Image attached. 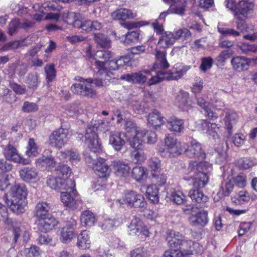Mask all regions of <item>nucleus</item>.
I'll return each mask as SVG.
<instances>
[{"instance_id":"f257e3e1","label":"nucleus","mask_w":257,"mask_h":257,"mask_svg":"<svg viewBox=\"0 0 257 257\" xmlns=\"http://www.w3.org/2000/svg\"><path fill=\"white\" fill-rule=\"evenodd\" d=\"M211 165L207 162L191 161L188 167L189 173L194 178L193 186L189 190L188 196L193 202L205 203L208 201V197L205 195L200 188L205 186L209 180L208 172Z\"/></svg>"},{"instance_id":"f03ea898","label":"nucleus","mask_w":257,"mask_h":257,"mask_svg":"<svg viewBox=\"0 0 257 257\" xmlns=\"http://www.w3.org/2000/svg\"><path fill=\"white\" fill-rule=\"evenodd\" d=\"M166 241L170 249L165 251L164 257H187L193 254L192 247L199 245L173 230L167 233Z\"/></svg>"},{"instance_id":"7ed1b4c3","label":"nucleus","mask_w":257,"mask_h":257,"mask_svg":"<svg viewBox=\"0 0 257 257\" xmlns=\"http://www.w3.org/2000/svg\"><path fill=\"white\" fill-rule=\"evenodd\" d=\"M106 79L108 80V78H105L104 76H101V78L95 79L88 78L85 80L82 77H79L78 80L80 82L73 84L71 90L75 94L82 96L92 97L95 95L96 93L91 88V84H94L96 86L100 87L103 85V81Z\"/></svg>"},{"instance_id":"20e7f679","label":"nucleus","mask_w":257,"mask_h":257,"mask_svg":"<svg viewBox=\"0 0 257 257\" xmlns=\"http://www.w3.org/2000/svg\"><path fill=\"white\" fill-rule=\"evenodd\" d=\"M93 151H85L84 155L86 162L92 166L95 173L100 177H106L108 174L109 166L105 163L103 158H98L97 153Z\"/></svg>"},{"instance_id":"39448f33","label":"nucleus","mask_w":257,"mask_h":257,"mask_svg":"<svg viewBox=\"0 0 257 257\" xmlns=\"http://www.w3.org/2000/svg\"><path fill=\"white\" fill-rule=\"evenodd\" d=\"M98 131L93 122H91L86 128L85 138L88 145L85 151L100 152L102 151V145L98 136Z\"/></svg>"},{"instance_id":"423d86ee","label":"nucleus","mask_w":257,"mask_h":257,"mask_svg":"<svg viewBox=\"0 0 257 257\" xmlns=\"http://www.w3.org/2000/svg\"><path fill=\"white\" fill-rule=\"evenodd\" d=\"M165 148H160L159 152L164 157H176L181 154L183 144L177 143V140L170 136L166 137L164 140Z\"/></svg>"},{"instance_id":"0eeeda50","label":"nucleus","mask_w":257,"mask_h":257,"mask_svg":"<svg viewBox=\"0 0 257 257\" xmlns=\"http://www.w3.org/2000/svg\"><path fill=\"white\" fill-rule=\"evenodd\" d=\"M183 153L190 158H195L201 160L205 159L206 156L201 144L195 140H191L189 146L183 144L181 154Z\"/></svg>"},{"instance_id":"6e6552de","label":"nucleus","mask_w":257,"mask_h":257,"mask_svg":"<svg viewBox=\"0 0 257 257\" xmlns=\"http://www.w3.org/2000/svg\"><path fill=\"white\" fill-rule=\"evenodd\" d=\"M68 141V130L61 127L54 131L49 137V144L58 149L62 148Z\"/></svg>"},{"instance_id":"1a4fd4ad","label":"nucleus","mask_w":257,"mask_h":257,"mask_svg":"<svg viewBox=\"0 0 257 257\" xmlns=\"http://www.w3.org/2000/svg\"><path fill=\"white\" fill-rule=\"evenodd\" d=\"M124 201L131 207L145 208L147 206L143 195L134 191H127L125 193Z\"/></svg>"},{"instance_id":"9d476101","label":"nucleus","mask_w":257,"mask_h":257,"mask_svg":"<svg viewBox=\"0 0 257 257\" xmlns=\"http://www.w3.org/2000/svg\"><path fill=\"white\" fill-rule=\"evenodd\" d=\"M254 4L251 1H241L236 5L234 15L236 18L242 21L247 18V15L251 13Z\"/></svg>"},{"instance_id":"9b49d317","label":"nucleus","mask_w":257,"mask_h":257,"mask_svg":"<svg viewBox=\"0 0 257 257\" xmlns=\"http://www.w3.org/2000/svg\"><path fill=\"white\" fill-rule=\"evenodd\" d=\"M189 224L192 226L204 227L208 222V212L200 210L191 214L188 218Z\"/></svg>"},{"instance_id":"f8f14e48","label":"nucleus","mask_w":257,"mask_h":257,"mask_svg":"<svg viewBox=\"0 0 257 257\" xmlns=\"http://www.w3.org/2000/svg\"><path fill=\"white\" fill-rule=\"evenodd\" d=\"M131 235L149 236V232L140 218L134 216L128 226Z\"/></svg>"},{"instance_id":"ddd939ff","label":"nucleus","mask_w":257,"mask_h":257,"mask_svg":"<svg viewBox=\"0 0 257 257\" xmlns=\"http://www.w3.org/2000/svg\"><path fill=\"white\" fill-rule=\"evenodd\" d=\"M4 199L14 213L19 214L25 211L24 207L27 203L26 199L14 197V198L12 197L10 201L8 199L7 195L5 194L4 196Z\"/></svg>"},{"instance_id":"4468645a","label":"nucleus","mask_w":257,"mask_h":257,"mask_svg":"<svg viewBox=\"0 0 257 257\" xmlns=\"http://www.w3.org/2000/svg\"><path fill=\"white\" fill-rule=\"evenodd\" d=\"M126 136L124 133L111 132L109 137V144L115 151H120L125 144Z\"/></svg>"},{"instance_id":"2eb2a0df","label":"nucleus","mask_w":257,"mask_h":257,"mask_svg":"<svg viewBox=\"0 0 257 257\" xmlns=\"http://www.w3.org/2000/svg\"><path fill=\"white\" fill-rule=\"evenodd\" d=\"M38 228L42 232H48L58 224V221L52 215L38 218Z\"/></svg>"},{"instance_id":"dca6fc26","label":"nucleus","mask_w":257,"mask_h":257,"mask_svg":"<svg viewBox=\"0 0 257 257\" xmlns=\"http://www.w3.org/2000/svg\"><path fill=\"white\" fill-rule=\"evenodd\" d=\"M102 27L101 24L97 21H92L85 20L81 15V19L75 23V28L80 29L86 32L99 30Z\"/></svg>"},{"instance_id":"f3484780","label":"nucleus","mask_w":257,"mask_h":257,"mask_svg":"<svg viewBox=\"0 0 257 257\" xmlns=\"http://www.w3.org/2000/svg\"><path fill=\"white\" fill-rule=\"evenodd\" d=\"M61 200L65 206L70 208L75 209L79 202L77 192H61Z\"/></svg>"},{"instance_id":"a211bd4d","label":"nucleus","mask_w":257,"mask_h":257,"mask_svg":"<svg viewBox=\"0 0 257 257\" xmlns=\"http://www.w3.org/2000/svg\"><path fill=\"white\" fill-rule=\"evenodd\" d=\"M250 62V59L244 56L234 57L231 60L233 69L238 72L247 70L249 68Z\"/></svg>"},{"instance_id":"6ab92c4d","label":"nucleus","mask_w":257,"mask_h":257,"mask_svg":"<svg viewBox=\"0 0 257 257\" xmlns=\"http://www.w3.org/2000/svg\"><path fill=\"white\" fill-rule=\"evenodd\" d=\"M144 73L150 74V71L145 70L142 72L124 74L120 76V79L133 83L143 84L147 80V77Z\"/></svg>"},{"instance_id":"aec40b11","label":"nucleus","mask_w":257,"mask_h":257,"mask_svg":"<svg viewBox=\"0 0 257 257\" xmlns=\"http://www.w3.org/2000/svg\"><path fill=\"white\" fill-rule=\"evenodd\" d=\"M156 61L155 62L153 70L154 71L163 70L169 68L170 65L166 59V52L161 51L155 49Z\"/></svg>"},{"instance_id":"412c9836","label":"nucleus","mask_w":257,"mask_h":257,"mask_svg":"<svg viewBox=\"0 0 257 257\" xmlns=\"http://www.w3.org/2000/svg\"><path fill=\"white\" fill-rule=\"evenodd\" d=\"M225 117L223 119L228 136L232 135L233 125L235 124L238 120V116L233 110L226 109L224 110Z\"/></svg>"},{"instance_id":"4be33fe9","label":"nucleus","mask_w":257,"mask_h":257,"mask_svg":"<svg viewBox=\"0 0 257 257\" xmlns=\"http://www.w3.org/2000/svg\"><path fill=\"white\" fill-rule=\"evenodd\" d=\"M113 169L115 175L118 177L126 178L130 174L131 167L128 164L122 161H114Z\"/></svg>"},{"instance_id":"5701e85b","label":"nucleus","mask_w":257,"mask_h":257,"mask_svg":"<svg viewBox=\"0 0 257 257\" xmlns=\"http://www.w3.org/2000/svg\"><path fill=\"white\" fill-rule=\"evenodd\" d=\"M57 163V158H55L52 155L47 156L44 155L36 160L37 166L46 167L48 169L54 168Z\"/></svg>"},{"instance_id":"b1692460","label":"nucleus","mask_w":257,"mask_h":257,"mask_svg":"<svg viewBox=\"0 0 257 257\" xmlns=\"http://www.w3.org/2000/svg\"><path fill=\"white\" fill-rule=\"evenodd\" d=\"M165 118L162 116L161 113L156 109L150 112L148 116V123L157 128L165 123Z\"/></svg>"},{"instance_id":"393cba45","label":"nucleus","mask_w":257,"mask_h":257,"mask_svg":"<svg viewBox=\"0 0 257 257\" xmlns=\"http://www.w3.org/2000/svg\"><path fill=\"white\" fill-rule=\"evenodd\" d=\"M190 68L189 66H184L180 70L173 68L168 72L163 70L164 78L167 80H177L180 78Z\"/></svg>"},{"instance_id":"a878e982","label":"nucleus","mask_w":257,"mask_h":257,"mask_svg":"<svg viewBox=\"0 0 257 257\" xmlns=\"http://www.w3.org/2000/svg\"><path fill=\"white\" fill-rule=\"evenodd\" d=\"M3 154L8 160L14 162H20L21 161V157L18 153L16 148L11 144H9L5 147Z\"/></svg>"},{"instance_id":"bb28decb","label":"nucleus","mask_w":257,"mask_h":257,"mask_svg":"<svg viewBox=\"0 0 257 257\" xmlns=\"http://www.w3.org/2000/svg\"><path fill=\"white\" fill-rule=\"evenodd\" d=\"M169 130L175 133H181L184 130V121L183 119L176 117H171L167 120Z\"/></svg>"},{"instance_id":"cd10ccee","label":"nucleus","mask_w":257,"mask_h":257,"mask_svg":"<svg viewBox=\"0 0 257 257\" xmlns=\"http://www.w3.org/2000/svg\"><path fill=\"white\" fill-rule=\"evenodd\" d=\"M21 178L26 182L35 181L38 177V172L33 168L24 167L19 171Z\"/></svg>"},{"instance_id":"c85d7f7f","label":"nucleus","mask_w":257,"mask_h":257,"mask_svg":"<svg viewBox=\"0 0 257 257\" xmlns=\"http://www.w3.org/2000/svg\"><path fill=\"white\" fill-rule=\"evenodd\" d=\"M197 100V104L204 109L205 115L210 119L214 120L218 118V114L213 111L211 106H209L208 103L203 97H198Z\"/></svg>"},{"instance_id":"c756f323","label":"nucleus","mask_w":257,"mask_h":257,"mask_svg":"<svg viewBox=\"0 0 257 257\" xmlns=\"http://www.w3.org/2000/svg\"><path fill=\"white\" fill-rule=\"evenodd\" d=\"M27 193V189L24 184H16L10 188V195L12 198L17 197L18 198L26 199Z\"/></svg>"},{"instance_id":"7c9ffc66","label":"nucleus","mask_w":257,"mask_h":257,"mask_svg":"<svg viewBox=\"0 0 257 257\" xmlns=\"http://www.w3.org/2000/svg\"><path fill=\"white\" fill-rule=\"evenodd\" d=\"M112 17L114 20L124 21L126 19H133L136 16L131 10L126 9H120L112 13Z\"/></svg>"},{"instance_id":"2f4dec72","label":"nucleus","mask_w":257,"mask_h":257,"mask_svg":"<svg viewBox=\"0 0 257 257\" xmlns=\"http://www.w3.org/2000/svg\"><path fill=\"white\" fill-rule=\"evenodd\" d=\"M50 209V205L47 202H39L35 207V216L38 219L47 216L48 215H52L49 213Z\"/></svg>"},{"instance_id":"473e14b6","label":"nucleus","mask_w":257,"mask_h":257,"mask_svg":"<svg viewBox=\"0 0 257 257\" xmlns=\"http://www.w3.org/2000/svg\"><path fill=\"white\" fill-rule=\"evenodd\" d=\"M175 42V38L172 33L165 32L160 38L158 45L163 49H167L172 46Z\"/></svg>"},{"instance_id":"72a5a7b5","label":"nucleus","mask_w":257,"mask_h":257,"mask_svg":"<svg viewBox=\"0 0 257 257\" xmlns=\"http://www.w3.org/2000/svg\"><path fill=\"white\" fill-rule=\"evenodd\" d=\"M147 170L143 166H137L133 168L132 177L137 182H141L147 178Z\"/></svg>"},{"instance_id":"f704fd0d","label":"nucleus","mask_w":257,"mask_h":257,"mask_svg":"<svg viewBox=\"0 0 257 257\" xmlns=\"http://www.w3.org/2000/svg\"><path fill=\"white\" fill-rule=\"evenodd\" d=\"M88 232L84 230L77 237V245L79 248L85 249L90 246V240Z\"/></svg>"},{"instance_id":"c9c22d12","label":"nucleus","mask_w":257,"mask_h":257,"mask_svg":"<svg viewBox=\"0 0 257 257\" xmlns=\"http://www.w3.org/2000/svg\"><path fill=\"white\" fill-rule=\"evenodd\" d=\"M25 81L30 89H36L40 83L38 74L36 72L29 73L26 78Z\"/></svg>"},{"instance_id":"e433bc0d","label":"nucleus","mask_w":257,"mask_h":257,"mask_svg":"<svg viewBox=\"0 0 257 257\" xmlns=\"http://www.w3.org/2000/svg\"><path fill=\"white\" fill-rule=\"evenodd\" d=\"M186 5V4L184 0H179L177 2L172 4L168 11L170 13L182 15L184 13Z\"/></svg>"},{"instance_id":"4c0bfd02","label":"nucleus","mask_w":257,"mask_h":257,"mask_svg":"<svg viewBox=\"0 0 257 257\" xmlns=\"http://www.w3.org/2000/svg\"><path fill=\"white\" fill-rule=\"evenodd\" d=\"M189 93L184 90H180L176 97V103L178 106L184 108L188 104Z\"/></svg>"},{"instance_id":"58836bf2","label":"nucleus","mask_w":257,"mask_h":257,"mask_svg":"<svg viewBox=\"0 0 257 257\" xmlns=\"http://www.w3.org/2000/svg\"><path fill=\"white\" fill-rule=\"evenodd\" d=\"M80 221L82 224L87 226H91L95 221L94 214L89 210L83 211L80 217Z\"/></svg>"},{"instance_id":"ea45409f","label":"nucleus","mask_w":257,"mask_h":257,"mask_svg":"<svg viewBox=\"0 0 257 257\" xmlns=\"http://www.w3.org/2000/svg\"><path fill=\"white\" fill-rule=\"evenodd\" d=\"M139 136H142L144 141L146 140L150 144H155L157 141V135L155 132L152 131L140 130L138 134Z\"/></svg>"},{"instance_id":"a19ab883","label":"nucleus","mask_w":257,"mask_h":257,"mask_svg":"<svg viewBox=\"0 0 257 257\" xmlns=\"http://www.w3.org/2000/svg\"><path fill=\"white\" fill-rule=\"evenodd\" d=\"M131 157L132 161L136 164L142 162L146 159L145 153L141 148L135 149L131 153Z\"/></svg>"},{"instance_id":"79ce46f5","label":"nucleus","mask_w":257,"mask_h":257,"mask_svg":"<svg viewBox=\"0 0 257 257\" xmlns=\"http://www.w3.org/2000/svg\"><path fill=\"white\" fill-rule=\"evenodd\" d=\"M158 189L156 186H151L147 188L146 194L149 199L153 203L159 202Z\"/></svg>"},{"instance_id":"37998d69","label":"nucleus","mask_w":257,"mask_h":257,"mask_svg":"<svg viewBox=\"0 0 257 257\" xmlns=\"http://www.w3.org/2000/svg\"><path fill=\"white\" fill-rule=\"evenodd\" d=\"M62 179L61 177L50 176L47 180V184L53 189L61 190Z\"/></svg>"},{"instance_id":"c03bdc74","label":"nucleus","mask_w":257,"mask_h":257,"mask_svg":"<svg viewBox=\"0 0 257 257\" xmlns=\"http://www.w3.org/2000/svg\"><path fill=\"white\" fill-rule=\"evenodd\" d=\"M74 232L67 227H62L60 231V239L63 242L67 243L69 242L74 237Z\"/></svg>"},{"instance_id":"a18cd8bd","label":"nucleus","mask_w":257,"mask_h":257,"mask_svg":"<svg viewBox=\"0 0 257 257\" xmlns=\"http://www.w3.org/2000/svg\"><path fill=\"white\" fill-rule=\"evenodd\" d=\"M234 187V183L231 178H227L224 180L221 184V188L222 189V194L224 196H228L233 190Z\"/></svg>"},{"instance_id":"49530a36","label":"nucleus","mask_w":257,"mask_h":257,"mask_svg":"<svg viewBox=\"0 0 257 257\" xmlns=\"http://www.w3.org/2000/svg\"><path fill=\"white\" fill-rule=\"evenodd\" d=\"M113 57V54L109 51H97L95 55V60L103 61L105 62L108 61Z\"/></svg>"},{"instance_id":"de8ad7c7","label":"nucleus","mask_w":257,"mask_h":257,"mask_svg":"<svg viewBox=\"0 0 257 257\" xmlns=\"http://www.w3.org/2000/svg\"><path fill=\"white\" fill-rule=\"evenodd\" d=\"M81 19V14L74 12H69L64 16V20L68 25H71L74 28H75V23Z\"/></svg>"},{"instance_id":"09e8293b","label":"nucleus","mask_w":257,"mask_h":257,"mask_svg":"<svg viewBox=\"0 0 257 257\" xmlns=\"http://www.w3.org/2000/svg\"><path fill=\"white\" fill-rule=\"evenodd\" d=\"M61 190H65V192H73L76 191L75 189V183L74 180L67 178H63Z\"/></svg>"},{"instance_id":"8fccbe9b","label":"nucleus","mask_w":257,"mask_h":257,"mask_svg":"<svg viewBox=\"0 0 257 257\" xmlns=\"http://www.w3.org/2000/svg\"><path fill=\"white\" fill-rule=\"evenodd\" d=\"M95 66L97 70L96 75L100 76L109 77L108 71L105 67V62L95 60Z\"/></svg>"},{"instance_id":"3c124183","label":"nucleus","mask_w":257,"mask_h":257,"mask_svg":"<svg viewBox=\"0 0 257 257\" xmlns=\"http://www.w3.org/2000/svg\"><path fill=\"white\" fill-rule=\"evenodd\" d=\"M170 200L178 205L185 204L186 203L185 196L180 191L172 192L170 197Z\"/></svg>"},{"instance_id":"603ef678","label":"nucleus","mask_w":257,"mask_h":257,"mask_svg":"<svg viewBox=\"0 0 257 257\" xmlns=\"http://www.w3.org/2000/svg\"><path fill=\"white\" fill-rule=\"evenodd\" d=\"M139 130L137 133H135V135L128 139V141L131 147L134 149L141 148L142 142L144 141L142 136H139Z\"/></svg>"},{"instance_id":"864d4df0","label":"nucleus","mask_w":257,"mask_h":257,"mask_svg":"<svg viewBox=\"0 0 257 257\" xmlns=\"http://www.w3.org/2000/svg\"><path fill=\"white\" fill-rule=\"evenodd\" d=\"M26 153L29 157H35L38 154V147L33 139H29Z\"/></svg>"},{"instance_id":"5fc2aeb1","label":"nucleus","mask_w":257,"mask_h":257,"mask_svg":"<svg viewBox=\"0 0 257 257\" xmlns=\"http://www.w3.org/2000/svg\"><path fill=\"white\" fill-rule=\"evenodd\" d=\"M56 171L57 174L59 175H62V178H67L68 176L71 173V170L70 167L67 165L61 164L59 165L56 169Z\"/></svg>"},{"instance_id":"6e6d98bb","label":"nucleus","mask_w":257,"mask_h":257,"mask_svg":"<svg viewBox=\"0 0 257 257\" xmlns=\"http://www.w3.org/2000/svg\"><path fill=\"white\" fill-rule=\"evenodd\" d=\"M47 82L52 81L56 77V70L53 64L47 65L44 68Z\"/></svg>"},{"instance_id":"4d7b16f0","label":"nucleus","mask_w":257,"mask_h":257,"mask_svg":"<svg viewBox=\"0 0 257 257\" xmlns=\"http://www.w3.org/2000/svg\"><path fill=\"white\" fill-rule=\"evenodd\" d=\"M0 221L5 224H10L12 223L11 219L8 217V213L7 207L0 203Z\"/></svg>"},{"instance_id":"13d9d810","label":"nucleus","mask_w":257,"mask_h":257,"mask_svg":"<svg viewBox=\"0 0 257 257\" xmlns=\"http://www.w3.org/2000/svg\"><path fill=\"white\" fill-rule=\"evenodd\" d=\"M23 41H13L5 44L3 47L2 49L4 51L15 50L19 47L24 46L22 43Z\"/></svg>"},{"instance_id":"bf43d9fd","label":"nucleus","mask_w":257,"mask_h":257,"mask_svg":"<svg viewBox=\"0 0 257 257\" xmlns=\"http://www.w3.org/2000/svg\"><path fill=\"white\" fill-rule=\"evenodd\" d=\"M20 28V22L19 19H15L12 20L9 24L8 33L12 36L17 33L19 29Z\"/></svg>"},{"instance_id":"052dcab7","label":"nucleus","mask_w":257,"mask_h":257,"mask_svg":"<svg viewBox=\"0 0 257 257\" xmlns=\"http://www.w3.org/2000/svg\"><path fill=\"white\" fill-rule=\"evenodd\" d=\"M148 164L152 172L158 171L161 166V161L157 157H152L150 158L148 161Z\"/></svg>"},{"instance_id":"680f3d73","label":"nucleus","mask_w":257,"mask_h":257,"mask_svg":"<svg viewBox=\"0 0 257 257\" xmlns=\"http://www.w3.org/2000/svg\"><path fill=\"white\" fill-rule=\"evenodd\" d=\"M155 71L156 72L157 75L152 77L148 81V84L150 86L155 85L160 82L164 79H165V78H164L163 70H157Z\"/></svg>"},{"instance_id":"e2e57ef3","label":"nucleus","mask_w":257,"mask_h":257,"mask_svg":"<svg viewBox=\"0 0 257 257\" xmlns=\"http://www.w3.org/2000/svg\"><path fill=\"white\" fill-rule=\"evenodd\" d=\"M120 222L117 219H108L104 221L101 225V227L104 230H109L113 227L118 226Z\"/></svg>"},{"instance_id":"0e129e2a","label":"nucleus","mask_w":257,"mask_h":257,"mask_svg":"<svg viewBox=\"0 0 257 257\" xmlns=\"http://www.w3.org/2000/svg\"><path fill=\"white\" fill-rule=\"evenodd\" d=\"M241 52L244 54H248L249 52H257V46L255 45H249L248 43H244L239 46Z\"/></svg>"},{"instance_id":"69168bd1","label":"nucleus","mask_w":257,"mask_h":257,"mask_svg":"<svg viewBox=\"0 0 257 257\" xmlns=\"http://www.w3.org/2000/svg\"><path fill=\"white\" fill-rule=\"evenodd\" d=\"M96 42L101 47L106 48L110 46V41L101 34L95 35Z\"/></svg>"},{"instance_id":"338daca9","label":"nucleus","mask_w":257,"mask_h":257,"mask_svg":"<svg viewBox=\"0 0 257 257\" xmlns=\"http://www.w3.org/2000/svg\"><path fill=\"white\" fill-rule=\"evenodd\" d=\"M131 257H148V252L144 247L137 248L131 252Z\"/></svg>"},{"instance_id":"774afa93","label":"nucleus","mask_w":257,"mask_h":257,"mask_svg":"<svg viewBox=\"0 0 257 257\" xmlns=\"http://www.w3.org/2000/svg\"><path fill=\"white\" fill-rule=\"evenodd\" d=\"M213 64V59L210 57H204L202 58L201 64L200 68L203 71L205 72L207 69H210Z\"/></svg>"}]
</instances>
